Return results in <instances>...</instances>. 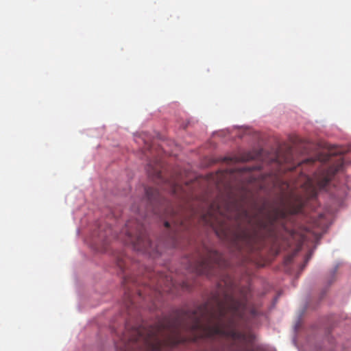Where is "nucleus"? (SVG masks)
<instances>
[{
    "label": "nucleus",
    "instance_id": "0eeeda50",
    "mask_svg": "<svg viewBox=\"0 0 351 351\" xmlns=\"http://www.w3.org/2000/svg\"><path fill=\"white\" fill-rule=\"evenodd\" d=\"M167 186L169 191L176 195L180 196L181 195V193L182 191V186L176 181H168Z\"/></svg>",
    "mask_w": 351,
    "mask_h": 351
},
{
    "label": "nucleus",
    "instance_id": "f3484780",
    "mask_svg": "<svg viewBox=\"0 0 351 351\" xmlns=\"http://www.w3.org/2000/svg\"><path fill=\"white\" fill-rule=\"evenodd\" d=\"M313 195V196H315V193L314 191L313 192V195Z\"/></svg>",
    "mask_w": 351,
    "mask_h": 351
},
{
    "label": "nucleus",
    "instance_id": "1a4fd4ad",
    "mask_svg": "<svg viewBox=\"0 0 351 351\" xmlns=\"http://www.w3.org/2000/svg\"><path fill=\"white\" fill-rule=\"evenodd\" d=\"M341 167H342V164H340V165H338L335 168H331L330 169V171H331V173H330V175H327L324 177L322 186L327 184L330 182V180L331 179V176H332L337 171H339L341 169Z\"/></svg>",
    "mask_w": 351,
    "mask_h": 351
},
{
    "label": "nucleus",
    "instance_id": "9d476101",
    "mask_svg": "<svg viewBox=\"0 0 351 351\" xmlns=\"http://www.w3.org/2000/svg\"><path fill=\"white\" fill-rule=\"evenodd\" d=\"M125 295L127 297V300L125 301V304L126 307L129 308H130V306H132L133 305L134 300L132 298L130 293H125Z\"/></svg>",
    "mask_w": 351,
    "mask_h": 351
},
{
    "label": "nucleus",
    "instance_id": "7ed1b4c3",
    "mask_svg": "<svg viewBox=\"0 0 351 351\" xmlns=\"http://www.w3.org/2000/svg\"><path fill=\"white\" fill-rule=\"evenodd\" d=\"M191 266L197 274L211 278L217 276L221 269L228 266V263L217 251L203 245L197 250Z\"/></svg>",
    "mask_w": 351,
    "mask_h": 351
},
{
    "label": "nucleus",
    "instance_id": "a211bd4d",
    "mask_svg": "<svg viewBox=\"0 0 351 351\" xmlns=\"http://www.w3.org/2000/svg\"><path fill=\"white\" fill-rule=\"evenodd\" d=\"M139 297H141V293H138Z\"/></svg>",
    "mask_w": 351,
    "mask_h": 351
},
{
    "label": "nucleus",
    "instance_id": "ddd939ff",
    "mask_svg": "<svg viewBox=\"0 0 351 351\" xmlns=\"http://www.w3.org/2000/svg\"><path fill=\"white\" fill-rule=\"evenodd\" d=\"M254 169H255V167H252V168H245V169H243V171H250L254 170Z\"/></svg>",
    "mask_w": 351,
    "mask_h": 351
},
{
    "label": "nucleus",
    "instance_id": "6e6552de",
    "mask_svg": "<svg viewBox=\"0 0 351 351\" xmlns=\"http://www.w3.org/2000/svg\"><path fill=\"white\" fill-rule=\"evenodd\" d=\"M117 265L122 271H124L127 267L128 261V257L125 255H120L117 257Z\"/></svg>",
    "mask_w": 351,
    "mask_h": 351
},
{
    "label": "nucleus",
    "instance_id": "4468645a",
    "mask_svg": "<svg viewBox=\"0 0 351 351\" xmlns=\"http://www.w3.org/2000/svg\"><path fill=\"white\" fill-rule=\"evenodd\" d=\"M323 217H324V215H323V214H320V215H319V217H320V218H322Z\"/></svg>",
    "mask_w": 351,
    "mask_h": 351
},
{
    "label": "nucleus",
    "instance_id": "20e7f679",
    "mask_svg": "<svg viewBox=\"0 0 351 351\" xmlns=\"http://www.w3.org/2000/svg\"><path fill=\"white\" fill-rule=\"evenodd\" d=\"M117 239L138 252L150 255L159 252L158 245L151 241L143 224L138 221H128Z\"/></svg>",
    "mask_w": 351,
    "mask_h": 351
},
{
    "label": "nucleus",
    "instance_id": "9b49d317",
    "mask_svg": "<svg viewBox=\"0 0 351 351\" xmlns=\"http://www.w3.org/2000/svg\"><path fill=\"white\" fill-rule=\"evenodd\" d=\"M254 158V154L251 153H246L241 156L240 160L242 161H248L253 160Z\"/></svg>",
    "mask_w": 351,
    "mask_h": 351
},
{
    "label": "nucleus",
    "instance_id": "423d86ee",
    "mask_svg": "<svg viewBox=\"0 0 351 351\" xmlns=\"http://www.w3.org/2000/svg\"><path fill=\"white\" fill-rule=\"evenodd\" d=\"M148 175L156 180L163 182L164 178L162 175V172L160 169V165H156L155 167H152L151 164H149L147 169Z\"/></svg>",
    "mask_w": 351,
    "mask_h": 351
},
{
    "label": "nucleus",
    "instance_id": "dca6fc26",
    "mask_svg": "<svg viewBox=\"0 0 351 351\" xmlns=\"http://www.w3.org/2000/svg\"><path fill=\"white\" fill-rule=\"evenodd\" d=\"M291 258H288L287 261H291Z\"/></svg>",
    "mask_w": 351,
    "mask_h": 351
},
{
    "label": "nucleus",
    "instance_id": "f03ea898",
    "mask_svg": "<svg viewBox=\"0 0 351 351\" xmlns=\"http://www.w3.org/2000/svg\"><path fill=\"white\" fill-rule=\"evenodd\" d=\"M145 190L148 204L145 216L147 217L153 214L162 219L169 217V221H165V226L167 228H172L173 232L171 235L172 245L173 247L178 246V239L181 237L180 232L188 230L195 223L193 219L195 215V212L192 210L190 216L184 215L182 213H178L157 189L148 187Z\"/></svg>",
    "mask_w": 351,
    "mask_h": 351
},
{
    "label": "nucleus",
    "instance_id": "f8f14e48",
    "mask_svg": "<svg viewBox=\"0 0 351 351\" xmlns=\"http://www.w3.org/2000/svg\"><path fill=\"white\" fill-rule=\"evenodd\" d=\"M312 254H313V252L311 251L308 252V254L306 256V258H305V260H304V263L302 264V265L301 266V268H300V270L302 271L304 267H306V265H307L308 262L309 261V260L311 258V256H312Z\"/></svg>",
    "mask_w": 351,
    "mask_h": 351
},
{
    "label": "nucleus",
    "instance_id": "f257e3e1",
    "mask_svg": "<svg viewBox=\"0 0 351 351\" xmlns=\"http://www.w3.org/2000/svg\"><path fill=\"white\" fill-rule=\"evenodd\" d=\"M245 195L230 197L223 208L212 206L199 216V223L210 226L219 238L230 243L239 252H253L263 247L266 239L273 242L280 237V231H288L285 222L291 215L302 211L304 202L300 196L289 199L282 196L278 202L247 208Z\"/></svg>",
    "mask_w": 351,
    "mask_h": 351
},
{
    "label": "nucleus",
    "instance_id": "39448f33",
    "mask_svg": "<svg viewBox=\"0 0 351 351\" xmlns=\"http://www.w3.org/2000/svg\"><path fill=\"white\" fill-rule=\"evenodd\" d=\"M171 285H173L171 278H169L163 274H158L156 287L158 291H169Z\"/></svg>",
    "mask_w": 351,
    "mask_h": 351
},
{
    "label": "nucleus",
    "instance_id": "2eb2a0df",
    "mask_svg": "<svg viewBox=\"0 0 351 351\" xmlns=\"http://www.w3.org/2000/svg\"><path fill=\"white\" fill-rule=\"evenodd\" d=\"M321 224H322L321 222H317V226H320Z\"/></svg>",
    "mask_w": 351,
    "mask_h": 351
}]
</instances>
